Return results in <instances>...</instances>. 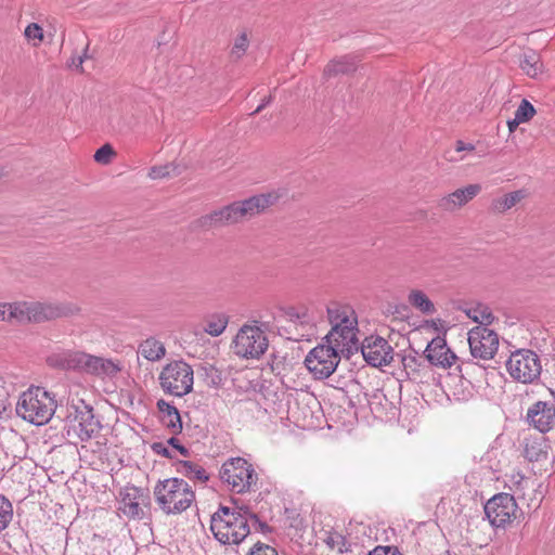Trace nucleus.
<instances>
[{
	"label": "nucleus",
	"instance_id": "9b49d317",
	"mask_svg": "<svg viewBox=\"0 0 555 555\" xmlns=\"http://www.w3.org/2000/svg\"><path fill=\"white\" fill-rule=\"evenodd\" d=\"M340 353L333 344H321L308 353L305 364L317 379H325L335 372L340 361Z\"/></svg>",
	"mask_w": 555,
	"mask_h": 555
},
{
	"label": "nucleus",
	"instance_id": "7ed1b4c3",
	"mask_svg": "<svg viewBox=\"0 0 555 555\" xmlns=\"http://www.w3.org/2000/svg\"><path fill=\"white\" fill-rule=\"evenodd\" d=\"M210 530L222 544H240L250 533L247 508L221 506L211 515Z\"/></svg>",
	"mask_w": 555,
	"mask_h": 555
},
{
	"label": "nucleus",
	"instance_id": "8fccbe9b",
	"mask_svg": "<svg viewBox=\"0 0 555 555\" xmlns=\"http://www.w3.org/2000/svg\"><path fill=\"white\" fill-rule=\"evenodd\" d=\"M464 364H465L464 362H462V364H459V370H460V372H462V370H463V369H462V366H463Z\"/></svg>",
	"mask_w": 555,
	"mask_h": 555
},
{
	"label": "nucleus",
	"instance_id": "37998d69",
	"mask_svg": "<svg viewBox=\"0 0 555 555\" xmlns=\"http://www.w3.org/2000/svg\"><path fill=\"white\" fill-rule=\"evenodd\" d=\"M475 150V145L472 143H466L462 140H457L455 142V151L456 152H473Z\"/></svg>",
	"mask_w": 555,
	"mask_h": 555
},
{
	"label": "nucleus",
	"instance_id": "2eb2a0df",
	"mask_svg": "<svg viewBox=\"0 0 555 555\" xmlns=\"http://www.w3.org/2000/svg\"><path fill=\"white\" fill-rule=\"evenodd\" d=\"M468 344L474 358L489 360L498 351L499 336L493 330L479 325L468 332Z\"/></svg>",
	"mask_w": 555,
	"mask_h": 555
},
{
	"label": "nucleus",
	"instance_id": "bb28decb",
	"mask_svg": "<svg viewBox=\"0 0 555 555\" xmlns=\"http://www.w3.org/2000/svg\"><path fill=\"white\" fill-rule=\"evenodd\" d=\"M228 323L229 318L225 313H215L206 319L204 331L205 333L217 337L225 331Z\"/></svg>",
	"mask_w": 555,
	"mask_h": 555
},
{
	"label": "nucleus",
	"instance_id": "a18cd8bd",
	"mask_svg": "<svg viewBox=\"0 0 555 555\" xmlns=\"http://www.w3.org/2000/svg\"><path fill=\"white\" fill-rule=\"evenodd\" d=\"M167 443L172 446L175 449H177L181 454H183V455L188 454L186 448L181 446L177 438L171 437L170 439H168Z\"/></svg>",
	"mask_w": 555,
	"mask_h": 555
},
{
	"label": "nucleus",
	"instance_id": "e433bc0d",
	"mask_svg": "<svg viewBox=\"0 0 555 555\" xmlns=\"http://www.w3.org/2000/svg\"><path fill=\"white\" fill-rule=\"evenodd\" d=\"M115 152L109 144H104L96 150L94 160L99 164L107 165L112 162Z\"/></svg>",
	"mask_w": 555,
	"mask_h": 555
},
{
	"label": "nucleus",
	"instance_id": "4c0bfd02",
	"mask_svg": "<svg viewBox=\"0 0 555 555\" xmlns=\"http://www.w3.org/2000/svg\"><path fill=\"white\" fill-rule=\"evenodd\" d=\"M248 555H279L278 551L268 544L256 543Z\"/></svg>",
	"mask_w": 555,
	"mask_h": 555
},
{
	"label": "nucleus",
	"instance_id": "0eeeda50",
	"mask_svg": "<svg viewBox=\"0 0 555 555\" xmlns=\"http://www.w3.org/2000/svg\"><path fill=\"white\" fill-rule=\"evenodd\" d=\"M102 426L93 414V409L83 402L79 405L73 404L66 415L64 431L68 440L76 442L88 441L95 438Z\"/></svg>",
	"mask_w": 555,
	"mask_h": 555
},
{
	"label": "nucleus",
	"instance_id": "39448f33",
	"mask_svg": "<svg viewBox=\"0 0 555 555\" xmlns=\"http://www.w3.org/2000/svg\"><path fill=\"white\" fill-rule=\"evenodd\" d=\"M18 314L23 317V323H42L56 319L72 318L80 314L81 308L74 302L62 301H25L22 300Z\"/></svg>",
	"mask_w": 555,
	"mask_h": 555
},
{
	"label": "nucleus",
	"instance_id": "cd10ccee",
	"mask_svg": "<svg viewBox=\"0 0 555 555\" xmlns=\"http://www.w3.org/2000/svg\"><path fill=\"white\" fill-rule=\"evenodd\" d=\"M179 472L189 479L206 482L209 477L206 470L198 464L191 461H183L179 465Z\"/></svg>",
	"mask_w": 555,
	"mask_h": 555
},
{
	"label": "nucleus",
	"instance_id": "393cba45",
	"mask_svg": "<svg viewBox=\"0 0 555 555\" xmlns=\"http://www.w3.org/2000/svg\"><path fill=\"white\" fill-rule=\"evenodd\" d=\"M139 352L144 359L156 362L166 356V348L160 340L150 337L139 345Z\"/></svg>",
	"mask_w": 555,
	"mask_h": 555
},
{
	"label": "nucleus",
	"instance_id": "c9c22d12",
	"mask_svg": "<svg viewBox=\"0 0 555 555\" xmlns=\"http://www.w3.org/2000/svg\"><path fill=\"white\" fill-rule=\"evenodd\" d=\"M248 44H249V41H248L246 34L245 33L241 34L234 40V43H233V47L231 50V55L235 59H241L245 54V52L248 48Z\"/></svg>",
	"mask_w": 555,
	"mask_h": 555
},
{
	"label": "nucleus",
	"instance_id": "412c9836",
	"mask_svg": "<svg viewBox=\"0 0 555 555\" xmlns=\"http://www.w3.org/2000/svg\"><path fill=\"white\" fill-rule=\"evenodd\" d=\"M327 319L331 330H338L344 325L358 324V318L353 308L349 305L332 302L327 306Z\"/></svg>",
	"mask_w": 555,
	"mask_h": 555
},
{
	"label": "nucleus",
	"instance_id": "9d476101",
	"mask_svg": "<svg viewBox=\"0 0 555 555\" xmlns=\"http://www.w3.org/2000/svg\"><path fill=\"white\" fill-rule=\"evenodd\" d=\"M233 352L243 359H259L268 349V338L257 325H243L232 343Z\"/></svg>",
	"mask_w": 555,
	"mask_h": 555
},
{
	"label": "nucleus",
	"instance_id": "6e6552de",
	"mask_svg": "<svg viewBox=\"0 0 555 555\" xmlns=\"http://www.w3.org/2000/svg\"><path fill=\"white\" fill-rule=\"evenodd\" d=\"M158 382L166 395L184 397L193 390V367L183 360L171 361L162 369Z\"/></svg>",
	"mask_w": 555,
	"mask_h": 555
},
{
	"label": "nucleus",
	"instance_id": "b1692460",
	"mask_svg": "<svg viewBox=\"0 0 555 555\" xmlns=\"http://www.w3.org/2000/svg\"><path fill=\"white\" fill-rule=\"evenodd\" d=\"M519 66L530 78H537L543 73V63L540 55L532 50L526 51L520 55Z\"/></svg>",
	"mask_w": 555,
	"mask_h": 555
},
{
	"label": "nucleus",
	"instance_id": "423d86ee",
	"mask_svg": "<svg viewBox=\"0 0 555 555\" xmlns=\"http://www.w3.org/2000/svg\"><path fill=\"white\" fill-rule=\"evenodd\" d=\"M220 479L227 487L238 494L255 491L258 474L251 463L243 457L228 459L219 472Z\"/></svg>",
	"mask_w": 555,
	"mask_h": 555
},
{
	"label": "nucleus",
	"instance_id": "aec40b11",
	"mask_svg": "<svg viewBox=\"0 0 555 555\" xmlns=\"http://www.w3.org/2000/svg\"><path fill=\"white\" fill-rule=\"evenodd\" d=\"M425 356L430 364L443 369L451 367L459 358L447 346L444 338L438 336L434 338L425 349Z\"/></svg>",
	"mask_w": 555,
	"mask_h": 555
},
{
	"label": "nucleus",
	"instance_id": "a878e982",
	"mask_svg": "<svg viewBox=\"0 0 555 555\" xmlns=\"http://www.w3.org/2000/svg\"><path fill=\"white\" fill-rule=\"evenodd\" d=\"M408 301L413 308L424 314L433 315L436 312L435 305L423 291H411L408 296Z\"/></svg>",
	"mask_w": 555,
	"mask_h": 555
},
{
	"label": "nucleus",
	"instance_id": "de8ad7c7",
	"mask_svg": "<svg viewBox=\"0 0 555 555\" xmlns=\"http://www.w3.org/2000/svg\"><path fill=\"white\" fill-rule=\"evenodd\" d=\"M520 124L524 122L518 121L517 117L514 115V118L507 121L509 132H514Z\"/></svg>",
	"mask_w": 555,
	"mask_h": 555
},
{
	"label": "nucleus",
	"instance_id": "603ef678",
	"mask_svg": "<svg viewBox=\"0 0 555 555\" xmlns=\"http://www.w3.org/2000/svg\"><path fill=\"white\" fill-rule=\"evenodd\" d=\"M331 543H334L333 538H330L328 541H327V544H331Z\"/></svg>",
	"mask_w": 555,
	"mask_h": 555
},
{
	"label": "nucleus",
	"instance_id": "473e14b6",
	"mask_svg": "<svg viewBox=\"0 0 555 555\" xmlns=\"http://www.w3.org/2000/svg\"><path fill=\"white\" fill-rule=\"evenodd\" d=\"M178 166L173 164H166L163 166H154L151 168L149 172V177L151 179H162V178H168V177H175L179 175V171L177 170Z\"/></svg>",
	"mask_w": 555,
	"mask_h": 555
},
{
	"label": "nucleus",
	"instance_id": "49530a36",
	"mask_svg": "<svg viewBox=\"0 0 555 555\" xmlns=\"http://www.w3.org/2000/svg\"><path fill=\"white\" fill-rule=\"evenodd\" d=\"M272 101V96L269 95L268 98H264L262 102L257 106V108L251 113V115H256L260 113L270 102Z\"/></svg>",
	"mask_w": 555,
	"mask_h": 555
},
{
	"label": "nucleus",
	"instance_id": "f257e3e1",
	"mask_svg": "<svg viewBox=\"0 0 555 555\" xmlns=\"http://www.w3.org/2000/svg\"><path fill=\"white\" fill-rule=\"evenodd\" d=\"M155 503L166 515H179L195 503L193 488L182 478L158 480L153 489Z\"/></svg>",
	"mask_w": 555,
	"mask_h": 555
},
{
	"label": "nucleus",
	"instance_id": "20e7f679",
	"mask_svg": "<svg viewBox=\"0 0 555 555\" xmlns=\"http://www.w3.org/2000/svg\"><path fill=\"white\" fill-rule=\"evenodd\" d=\"M55 409L54 397L43 388L34 386L21 395L16 404L17 415L36 426L47 424Z\"/></svg>",
	"mask_w": 555,
	"mask_h": 555
},
{
	"label": "nucleus",
	"instance_id": "4be33fe9",
	"mask_svg": "<svg viewBox=\"0 0 555 555\" xmlns=\"http://www.w3.org/2000/svg\"><path fill=\"white\" fill-rule=\"evenodd\" d=\"M357 57L353 55H344L331 61L324 68V75L327 77L351 74L357 69Z\"/></svg>",
	"mask_w": 555,
	"mask_h": 555
},
{
	"label": "nucleus",
	"instance_id": "5701e85b",
	"mask_svg": "<svg viewBox=\"0 0 555 555\" xmlns=\"http://www.w3.org/2000/svg\"><path fill=\"white\" fill-rule=\"evenodd\" d=\"M525 191L517 190L503 196L493 198L490 204V210L494 214H504L516 206L521 199L525 198Z\"/></svg>",
	"mask_w": 555,
	"mask_h": 555
},
{
	"label": "nucleus",
	"instance_id": "c756f323",
	"mask_svg": "<svg viewBox=\"0 0 555 555\" xmlns=\"http://www.w3.org/2000/svg\"><path fill=\"white\" fill-rule=\"evenodd\" d=\"M524 455L530 462L540 461L545 455L543 443L538 439H527Z\"/></svg>",
	"mask_w": 555,
	"mask_h": 555
},
{
	"label": "nucleus",
	"instance_id": "dca6fc26",
	"mask_svg": "<svg viewBox=\"0 0 555 555\" xmlns=\"http://www.w3.org/2000/svg\"><path fill=\"white\" fill-rule=\"evenodd\" d=\"M359 349L364 360L374 367L388 365L393 359L392 347L380 336L366 337Z\"/></svg>",
	"mask_w": 555,
	"mask_h": 555
},
{
	"label": "nucleus",
	"instance_id": "4468645a",
	"mask_svg": "<svg viewBox=\"0 0 555 555\" xmlns=\"http://www.w3.org/2000/svg\"><path fill=\"white\" fill-rule=\"evenodd\" d=\"M149 490L128 485L119 491V511L128 518L142 519L150 507Z\"/></svg>",
	"mask_w": 555,
	"mask_h": 555
},
{
	"label": "nucleus",
	"instance_id": "c03bdc74",
	"mask_svg": "<svg viewBox=\"0 0 555 555\" xmlns=\"http://www.w3.org/2000/svg\"><path fill=\"white\" fill-rule=\"evenodd\" d=\"M416 358L414 356H406V357H403L402 358V364H403V367L405 371H408L409 369H411L412 371H414V366L416 365Z\"/></svg>",
	"mask_w": 555,
	"mask_h": 555
},
{
	"label": "nucleus",
	"instance_id": "72a5a7b5",
	"mask_svg": "<svg viewBox=\"0 0 555 555\" xmlns=\"http://www.w3.org/2000/svg\"><path fill=\"white\" fill-rule=\"evenodd\" d=\"M535 113L534 106L528 100L522 99L514 115L518 121L527 122L533 118Z\"/></svg>",
	"mask_w": 555,
	"mask_h": 555
},
{
	"label": "nucleus",
	"instance_id": "1a4fd4ad",
	"mask_svg": "<svg viewBox=\"0 0 555 555\" xmlns=\"http://www.w3.org/2000/svg\"><path fill=\"white\" fill-rule=\"evenodd\" d=\"M60 365L67 370H83L98 376H114L120 371V367L112 360L80 351L63 353Z\"/></svg>",
	"mask_w": 555,
	"mask_h": 555
},
{
	"label": "nucleus",
	"instance_id": "c85d7f7f",
	"mask_svg": "<svg viewBox=\"0 0 555 555\" xmlns=\"http://www.w3.org/2000/svg\"><path fill=\"white\" fill-rule=\"evenodd\" d=\"M21 301L0 302V321L23 323V317L18 314V310H23Z\"/></svg>",
	"mask_w": 555,
	"mask_h": 555
},
{
	"label": "nucleus",
	"instance_id": "6ab92c4d",
	"mask_svg": "<svg viewBox=\"0 0 555 555\" xmlns=\"http://www.w3.org/2000/svg\"><path fill=\"white\" fill-rule=\"evenodd\" d=\"M527 421L540 433H547L555 425V406L538 401L528 409Z\"/></svg>",
	"mask_w": 555,
	"mask_h": 555
},
{
	"label": "nucleus",
	"instance_id": "09e8293b",
	"mask_svg": "<svg viewBox=\"0 0 555 555\" xmlns=\"http://www.w3.org/2000/svg\"><path fill=\"white\" fill-rule=\"evenodd\" d=\"M86 57H87V54L85 53L83 55L78 56L76 60L74 59L73 66H75L77 69L82 72V64H83V61Z\"/></svg>",
	"mask_w": 555,
	"mask_h": 555
},
{
	"label": "nucleus",
	"instance_id": "f8f14e48",
	"mask_svg": "<svg viewBox=\"0 0 555 555\" xmlns=\"http://www.w3.org/2000/svg\"><path fill=\"white\" fill-rule=\"evenodd\" d=\"M506 369L515 380L529 384L539 378L542 367L535 352L519 349L511 354L506 362Z\"/></svg>",
	"mask_w": 555,
	"mask_h": 555
},
{
	"label": "nucleus",
	"instance_id": "f704fd0d",
	"mask_svg": "<svg viewBox=\"0 0 555 555\" xmlns=\"http://www.w3.org/2000/svg\"><path fill=\"white\" fill-rule=\"evenodd\" d=\"M24 35L27 40L34 41L33 46L38 47L43 40V29L37 23L29 24L24 31Z\"/></svg>",
	"mask_w": 555,
	"mask_h": 555
},
{
	"label": "nucleus",
	"instance_id": "79ce46f5",
	"mask_svg": "<svg viewBox=\"0 0 555 555\" xmlns=\"http://www.w3.org/2000/svg\"><path fill=\"white\" fill-rule=\"evenodd\" d=\"M157 409L162 415L169 414V413L178 410L175 405L170 404L169 402H167L163 399L157 401Z\"/></svg>",
	"mask_w": 555,
	"mask_h": 555
},
{
	"label": "nucleus",
	"instance_id": "f3484780",
	"mask_svg": "<svg viewBox=\"0 0 555 555\" xmlns=\"http://www.w3.org/2000/svg\"><path fill=\"white\" fill-rule=\"evenodd\" d=\"M358 334V324L344 325L341 328L331 330L324 339L338 348L343 354L349 356L359 350Z\"/></svg>",
	"mask_w": 555,
	"mask_h": 555
},
{
	"label": "nucleus",
	"instance_id": "ddd939ff",
	"mask_svg": "<svg viewBox=\"0 0 555 555\" xmlns=\"http://www.w3.org/2000/svg\"><path fill=\"white\" fill-rule=\"evenodd\" d=\"M518 505L508 493L493 495L485 505V514L493 527L501 528L516 518Z\"/></svg>",
	"mask_w": 555,
	"mask_h": 555
},
{
	"label": "nucleus",
	"instance_id": "3c124183",
	"mask_svg": "<svg viewBox=\"0 0 555 555\" xmlns=\"http://www.w3.org/2000/svg\"><path fill=\"white\" fill-rule=\"evenodd\" d=\"M331 543H334L333 538H330L328 541H327V544H331Z\"/></svg>",
	"mask_w": 555,
	"mask_h": 555
},
{
	"label": "nucleus",
	"instance_id": "a211bd4d",
	"mask_svg": "<svg viewBox=\"0 0 555 555\" xmlns=\"http://www.w3.org/2000/svg\"><path fill=\"white\" fill-rule=\"evenodd\" d=\"M481 192V185L474 183L456 189L454 192L442 196L438 206L444 211L453 212L461 209Z\"/></svg>",
	"mask_w": 555,
	"mask_h": 555
},
{
	"label": "nucleus",
	"instance_id": "f03ea898",
	"mask_svg": "<svg viewBox=\"0 0 555 555\" xmlns=\"http://www.w3.org/2000/svg\"><path fill=\"white\" fill-rule=\"evenodd\" d=\"M278 198L279 196L275 193H266L234 202L206 216L205 223L227 225L250 219L276 203Z\"/></svg>",
	"mask_w": 555,
	"mask_h": 555
},
{
	"label": "nucleus",
	"instance_id": "58836bf2",
	"mask_svg": "<svg viewBox=\"0 0 555 555\" xmlns=\"http://www.w3.org/2000/svg\"><path fill=\"white\" fill-rule=\"evenodd\" d=\"M247 517H248V521L250 520L253 522V526L257 530H259L263 533L270 531V527L266 522L261 521L256 514L249 512L248 509H247Z\"/></svg>",
	"mask_w": 555,
	"mask_h": 555
},
{
	"label": "nucleus",
	"instance_id": "7c9ffc66",
	"mask_svg": "<svg viewBox=\"0 0 555 555\" xmlns=\"http://www.w3.org/2000/svg\"><path fill=\"white\" fill-rule=\"evenodd\" d=\"M162 424L172 434H179L182 430L181 416L178 410L160 416Z\"/></svg>",
	"mask_w": 555,
	"mask_h": 555
},
{
	"label": "nucleus",
	"instance_id": "ea45409f",
	"mask_svg": "<svg viewBox=\"0 0 555 555\" xmlns=\"http://www.w3.org/2000/svg\"><path fill=\"white\" fill-rule=\"evenodd\" d=\"M370 555H402L395 546H377Z\"/></svg>",
	"mask_w": 555,
	"mask_h": 555
},
{
	"label": "nucleus",
	"instance_id": "2f4dec72",
	"mask_svg": "<svg viewBox=\"0 0 555 555\" xmlns=\"http://www.w3.org/2000/svg\"><path fill=\"white\" fill-rule=\"evenodd\" d=\"M12 517V503L4 495L0 494V532L9 526Z\"/></svg>",
	"mask_w": 555,
	"mask_h": 555
},
{
	"label": "nucleus",
	"instance_id": "a19ab883",
	"mask_svg": "<svg viewBox=\"0 0 555 555\" xmlns=\"http://www.w3.org/2000/svg\"><path fill=\"white\" fill-rule=\"evenodd\" d=\"M151 449L154 453L162 455L164 457L171 459L172 454L170 453L168 447L163 442H153Z\"/></svg>",
	"mask_w": 555,
	"mask_h": 555
}]
</instances>
